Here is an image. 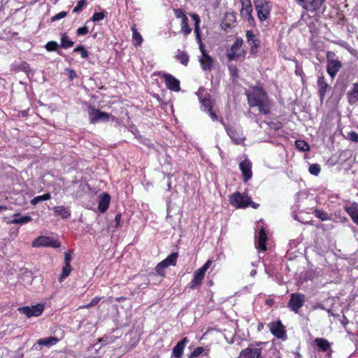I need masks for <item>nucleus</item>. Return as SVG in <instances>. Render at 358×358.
<instances>
[{
    "label": "nucleus",
    "instance_id": "obj_1",
    "mask_svg": "<svg viewBox=\"0 0 358 358\" xmlns=\"http://www.w3.org/2000/svg\"><path fill=\"white\" fill-rule=\"evenodd\" d=\"M250 107H257L263 115L270 113L271 103L264 90L260 87H251L245 93Z\"/></svg>",
    "mask_w": 358,
    "mask_h": 358
},
{
    "label": "nucleus",
    "instance_id": "obj_62",
    "mask_svg": "<svg viewBox=\"0 0 358 358\" xmlns=\"http://www.w3.org/2000/svg\"><path fill=\"white\" fill-rule=\"evenodd\" d=\"M22 66L24 69H26L27 68H28L29 65H28V64H27V63H26V62H22Z\"/></svg>",
    "mask_w": 358,
    "mask_h": 358
},
{
    "label": "nucleus",
    "instance_id": "obj_15",
    "mask_svg": "<svg viewBox=\"0 0 358 358\" xmlns=\"http://www.w3.org/2000/svg\"><path fill=\"white\" fill-rule=\"evenodd\" d=\"M271 334L278 338H284L285 337V331L284 326L280 321L271 322L268 324Z\"/></svg>",
    "mask_w": 358,
    "mask_h": 358
},
{
    "label": "nucleus",
    "instance_id": "obj_26",
    "mask_svg": "<svg viewBox=\"0 0 358 358\" xmlns=\"http://www.w3.org/2000/svg\"><path fill=\"white\" fill-rule=\"evenodd\" d=\"M316 346L322 352H327L331 348V343L326 339L317 338L314 341Z\"/></svg>",
    "mask_w": 358,
    "mask_h": 358
},
{
    "label": "nucleus",
    "instance_id": "obj_55",
    "mask_svg": "<svg viewBox=\"0 0 358 358\" xmlns=\"http://www.w3.org/2000/svg\"><path fill=\"white\" fill-rule=\"evenodd\" d=\"M76 77V73L73 70H69V78L73 80Z\"/></svg>",
    "mask_w": 358,
    "mask_h": 358
},
{
    "label": "nucleus",
    "instance_id": "obj_28",
    "mask_svg": "<svg viewBox=\"0 0 358 358\" xmlns=\"http://www.w3.org/2000/svg\"><path fill=\"white\" fill-rule=\"evenodd\" d=\"M59 339L56 337L50 336L38 340L37 343L40 346L50 347L56 345Z\"/></svg>",
    "mask_w": 358,
    "mask_h": 358
},
{
    "label": "nucleus",
    "instance_id": "obj_19",
    "mask_svg": "<svg viewBox=\"0 0 358 358\" xmlns=\"http://www.w3.org/2000/svg\"><path fill=\"white\" fill-rule=\"evenodd\" d=\"M344 208L353 222L358 225V204L356 203L346 204Z\"/></svg>",
    "mask_w": 358,
    "mask_h": 358
},
{
    "label": "nucleus",
    "instance_id": "obj_56",
    "mask_svg": "<svg viewBox=\"0 0 358 358\" xmlns=\"http://www.w3.org/2000/svg\"><path fill=\"white\" fill-rule=\"evenodd\" d=\"M341 324H342L343 326H345V325L347 324V323H348V320H347V318H346L345 316H343V319L341 320Z\"/></svg>",
    "mask_w": 358,
    "mask_h": 358
},
{
    "label": "nucleus",
    "instance_id": "obj_64",
    "mask_svg": "<svg viewBox=\"0 0 358 358\" xmlns=\"http://www.w3.org/2000/svg\"><path fill=\"white\" fill-rule=\"evenodd\" d=\"M255 122H257V124H259V120L257 116H255Z\"/></svg>",
    "mask_w": 358,
    "mask_h": 358
},
{
    "label": "nucleus",
    "instance_id": "obj_5",
    "mask_svg": "<svg viewBox=\"0 0 358 358\" xmlns=\"http://www.w3.org/2000/svg\"><path fill=\"white\" fill-rule=\"evenodd\" d=\"M242 8L241 9V17L245 20L251 27L255 26V20L252 16V7L250 0H240Z\"/></svg>",
    "mask_w": 358,
    "mask_h": 358
},
{
    "label": "nucleus",
    "instance_id": "obj_2",
    "mask_svg": "<svg viewBox=\"0 0 358 358\" xmlns=\"http://www.w3.org/2000/svg\"><path fill=\"white\" fill-rule=\"evenodd\" d=\"M196 94L198 96L199 103H201V110L208 113V115L213 120H217V116L212 110L214 100L211 98V96L208 91L204 88L201 87L196 92Z\"/></svg>",
    "mask_w": 358,
    "mask_h": 358
},
{
    "label": "nucleus",
    "instance_id": "obj_27",
    "mask_svg": "<svg viewBox=\"0 0 358 358\" xmlns=\"http://www.w3.org/2000/svg\"><path fill=\"white\" fill-rule=\"evenodd\" d=\"M53 210L55 214L60 216L62 219H66L71 216V211L68 207L59 206L54 207Z\"/></svg>",
    "mask_w": 358,
    "mask_h": 358
},
{
    "label": "nucleus",
    "instance_id": "obj_61",
    "mask_svg": "<svg viewBox=\"0 0 358 358\" xmlns=\"http://www.w3.org/2000/svg\"><path fill=\"white\" fill-rule=\"evenodd\" d=\"M91 306H90V303H88L87 305L80 306L79 308H90Z\"/></svg>",
    "mask_w": 358,
    "mask_h": 358
},
{
    "label": "nucleus",
    "instance_id": "obj_34",
    "mask_svg": "<svg viewBox=\"0 0 358 358\" xmlns=\"http://www.w3.org/2000/svg\"><path fill=\"white\" fill-rule=\"evenodd\" d=\"M74 42L69 39L66 34H63L61 38V47L63 48H69L73 45Z\"/></svg>",
    "mask_w": 358,
    "mask_h": 358
},
{
    "label": "nucleus",
    "instance_id": "obj_63",
    "mask_svg": "<svg viewBox=\"0 0 358 358\" xmlns=\"http://www.w3.org/2000/svg\"><path fill=\"white\" fill-rule=\"evenodd\" d=\"M7 210V207L6 206H0V212L1 210Z\"/></svg>",
    "mask_w": 358,
    "mask_h": 358
},
{
    "label": "nucleus",
    "instance_id": "obj_30",
    "mask_svg": "<svg viewBox=\"0 0 358 358\" xmlns=\"http://www.w3.org/2000/svg\"><path fill=\"white\" fill-rule=\"evenodd\" d=\"M317 87H318L320 97H321V99H323V97L326 93L327 88L328 87V85L325 82L324 78L323 76H320L318 78Z\"/></svg>",
    "mask_w": 358,
    "mask_h": 358
},
{
    "label": "nucleus",
    "instance_id": "obj_43",
    "mask_svg": "<svg viewBox=\"0 0 358 358\" xmlns=\"http://www.w3.org/2000/svg\"><path fill=\"white\" fill-rule=\"evenodd\" d=\"M45 48L48 51H55L58 48V44L57 42L51 41L46 43Z\"/></svg>",
    "mask_w": 358,
    "mask_h": 358
},
{
    "label": "nucleus",
    "instance_id": "obj_60",
    "mask_svg": "<svg viewBox=\"0 0 358 358\" xmlns=\"http://www.w3.org/2000/svg\"><path fill=\"white\" fill-rule=\"evenodd\" d=\"M257 273V271L255 269H253L250 271V275L251 276H255Z\"/></svg>",
    "mask_w": 358,
    "mask_h": 358
},
{
    "label": "nucleus",
    "instance_id": "obj_57",
    "mask_svg": "<svg viewBox=\"0 0 358 358\" xmlns=\"http://www.w3.org/2000/svg\"><path fill=\"white\" fill-rule=\"evenodd\" d=\"M249 206H251L253 208H257L258 207V204L255 203V202H252L251 200H250V204Z\"/></svg>",
    "mask_w": 358,
    "mask_h": 358
},
{
    "label": "nucleus",
    "instance_id": "obj_25",
    "mask_svg": "<svg viewBox=\"0 0 358 358\" xmlns=\"http://www.w3.org/2000/svg\"><path fill=\"white\" fill-rule=\"evenodd\" d=\"M348 101L354 104L358 101V83H355L352 89L347 94Z\"/></svg>",
    "mask_w": 358,
    "mask_h": 358
},
{
    "label": "nucleus",
    "instance_id": "obj_39",
    "mask_svg": "<svg viewBox=\"0 0 358 358\" xmlns=\"http://www.w3.org/2000/svg\"><path fill=\"white\" fill-rule=\"evenodd\" d=\"M107 13L106 11H101L99 13H94L91 18L92 21L96 22L104 19Z\"/></svg>",
    "mask_w": 358,
    "mask_h": 358
},
{
    "label": "nucleus",
    "instance_id": "obj_59",
    "mask_svg": "<svg viewBox=\"0 0 358 358\" xmlns=\"http://www.w3.org/2000/svg\"><path fill=\"white\" fill-rule=\"evenodd\" d=\"M296 1L302 7L303 6V4L305 3V0H296Z\"/></svg>",
    "mask_w": 358,
    "mask_h": 358
},
{
    "label": "nucleus",
    "instance_id": "obj_50",
    "mask_svg": "<svg viewBox=\"0 0 358 358\" xmlns=\"http://www.w3.org/2000/svg\"><path fill=\"white\" fill-rule=\"evenodd\" d=\"M174 14L177 18H181L182 20L187 17V16L185 15L183 11L181 9H174L173 10Z\"/></svg>",
    "mask_w": 358,
    "mask_h": 358
},
{
    "label": "nucleus",
    "instance_id": "obj_22",
    "mask_svg": "<svg viewBox=\"0 0 358 358\" xmlns=\"http://www.w3.org/2000/svg\"><path fill=\"white\" fill-rule=\"evenodd\" d=\"M246 38L247 41L251 48V52H256L260 43L259 40L257 39L254 33L250 30L246 32Z\"/></svg>",
    "mask_w": 358,
    "mask_h": 358
},
{
    "label": "nucleus",
    "instance_id": "obj_17",
    "mask_svg": "<svg viewBox=\"0 0 358 358\" xmlns=\"http://www.w3.org/2000/svg\"><path fill=\"white\" fill-rule=\"evenodd\" d=\"M165 83L167 88L174 92L180 90V81L171 74H164Z\"/></svg>",
    "mask_w": 358,
    "mask_h": 358
},
{
    "label": "nucleus",
    "instance_id": "obj_48",
    "mask_svg": "<svg viewBox=\"0 0 358 358\" xmlns=\"http://www.w3.org/2000/svg\"><path fill=\"white\" fill-rule=\"evenodd\" d=\"M228 67H229L230 74L234 78L238 77V69H237L236 66L235 65L230 64V65H229Z\"/></svg>",
    "mask_w": 358,
    "mask_h": 358
},
{
    "label": "nucleus",
    "instance_id": "obj_51",
    "mask_svg": "<svg viewBox=\"0 0 358 358\" xmlns=\"http://www.w3.org/2000/svg\"><path fill=\"white\" fill-rule=\"evenodd\" d=\"M348 138L353 142H358V134L355 131H350L348 133Z\"/></svg>",
    "mask_w": 358,
    "mask_h": 358
},
{
    "label": "nucleus",
    "instance_id": "obj_33",
    "mask_svg": "<svg viewBox=\"0 0 358 358\" xmlns=\"http://www.w3.org/2000/svg\"><path fill=\"white\" fill-rule=\"evenodd\" d=\"M315 216L322 221L331 220V216L325 211L321 209H315L314 211Z\"/></svg>",
    "mask_w": 358,
    "mask_h": 358
},
{
    "label": "nucleus",
    "instance_id": "obj_29",
    "mask_svg": "<svg viewBox=\"0 0 358 358\" xmlns=\"http://www.w3.org/2000/svg\"><path fill=\"white\" fill-rule=\"evenodd\" d=\"M31 220L29 215L20 216L19 213L14 215V219L10 222V224H26Z\"/></svg>",
    "mask_w": 358,
    "mask_h": 358
},
{
    "label": "nucleus",
    "instance_id": "obj_45",
    "mask_svg": "<svg viewBox=\"0 0 358 358\" xmlns=\"http://www.w3.org/2000/svg\"><path fill=\"white\" fill-rule=\"evenodd\" d=\"M166 268V266L162 264V262H159V263L157 265V266H156V268H155L156 273H157L158 275H161V276H164V275H165V271H164V270H165V268Z\"/></svg>",
    "mask_w": 358,
    "mask_h": 358
},
{
    "label": "nucleus",
    "instance_id": "obj_7",
    "mask_svg": "<svg viewBox=\"0 0 358 358\" xmlns=\"http://www.w3.org/2000/svg\"><path fill=\"white\" fill-rule=\"evenodd\" d=\"M243 41L241 38L236 39L230 50L227 53V58L229 60L241 59L245 56V51L242 50Z\"/></svg>",
    "mask_w": 358,
    "mask_h": 358
},
{
    "label": "nucleus",
    "instance_id": "obj_4",
    "mask_svg": "<svg viewBox=\"0 0 358 358\" xmlns=\"http://www.w3.org/2000/svg\"><path fill=\"white\" fill-rule=\"evenodd\" d=\"M254 5L260 22L266 21L269 18L272 10V3L270 0H254Z\"/></svg>",
    "mask_w": 358,
    "mask_h": 358
},
{
    "label": "nucleus",
    "instance_id": "obj_37",
    "mask_svg": "<svg viewBox=\"0 0 358 358\" xmlns=\"http://www.w3.org/2000/svg\"><path fill=\"white\" fill-rule=\"evenodd\" d=\"M295 145L297 149L301 151H307L309 150L308 144L303 140H297L295 142Z\"/></svg>",
    "mask_w": 358,
    "mask_h": 358
},
{
    "label": "nucleus",
    "instance_id": "obj_49",
    "mask_svg": "<svg viewBox=\"0 0 358 358\" xmlns=\"http://www.w3.org/2000/svg\"><path fill=\"white\" fill-rule=\"evenodd\" d=\"M89 32V29L87 26H83V27H80L77 29V34L80 36H85Z\"/></svg>",
    "mask_w": 358,
    "mask_h": 358
},
{
    "label": "nucleus",
    "instance_id": "obj_11",
    "mask_svg": "<svg viewBox=\"0 0 358 358\" xmlns=\"http://www.w3.org/2000/svg\"><path fill=\"white\" fill-rule=\"evenodd\" d=\"M305 303V295L301 293H293L290 296L288 306L291 310L297 313Z\"/></svg>",
    "mask_w": 358,
    "mask_h": 358
},
{
    "label": "nucleus",
    "instance_id": "obj_21",
    "mask_svg": "<svg viewBox=\"0 0 358 358\" xmlns=\"http://www.w3.org/2000/svg\"><path fill=\"white\" fill-rule=\"evenodd\" d=\"M325 0H305L303 8L310 11H316L319 10Z\"/></svg>",
    "mask_w": 358,
    "mask_h": 358
},
{
    "label": "nucleus",
    "instance_id": "obj_9",
    "mask_svg": "<svg viewBox=\"0 0 358 358\" xmlns=\"http://www.w3.org/2000/svg\"><path fill=\"white\" fill-rule=\"evenodd\" d=\"M220 122L224 127L229 136L234 143L239 145L244 142L245 137L240 129H237L234 127L227 126L222 119H220Z\"/></svg>",
    "mask_w": 358,
    "mask_h": 358
},
{
    "label": "nucleus",
    "instance_id": "obj_42",
    "mask_svg": "<svg viewBox=\"0 0 358 358\" xmlns=\"http://www.w3.org/2000/svg\"><path fill=\"white\" fill-rule=\"evenodd\" d=\"M203 348L197 347L190 353L188 358H196L198 356L201 355L203 352Z\"/></svg>",
    "mask_w": 358,
    "mask_h": 358
},
{
    "label": "nucleus",
    "instance_id": "obj_18",
    "mask_svg": "<svg viewBox=\"0 0 358 358\" xmlns=\"http://www.w3.org/2000/svg\"><path fill=\"white\" fill-rule=\"evenodd\" d=\"M241 357L243 358H263L262 350L259 348H247L241 352Z\"/></svg>",
    "mask_w": 358,
    "mask_h": 358
},
{
    "label": "nucleus",
    "instance_id": "obj_36",
    "mask_svg": "<svg viewBox=\"0 0 358 358\" xmlns=\"http://www.w3.org/2000/svg\"><path fill=\"white\" fill-rule=\"evenodd\" d=\"M51 196L49 193H46V194H44L43 195H41V196H35L34 198H33L31 200V203L32 205H36L37 204L38 202L40 201H48L50 199Z\"/></svg>",
    "mask_w": 358,
    "mask_h": 358
},
{
    "label": "nucleus",
    "instance_id": "obj_46",
    "mask_svg": "<svg viewBox=\"0 0 358 358\" xmlns=\"http://www.w3.org/2000/svg\"><path fill=\"white\" fill-rule=\"evenodd\" d=\"M86 5V1L85 0H80L78 2V4L76 6L73 8V13H79L81 11L83 8V7Z\"/></svg>",
    "mask_w": 358,
    "mask_h": 358
},
{
    "label": "nucleus",
    "instance_id": "obj_16",
    "mask_svg": "<svg viewBox=\"0 0 358 358\" xmlns=\"http://www.w3.org/2000/svg\"><path fill=\"white\" fill-rule=\"evenodd\" d=\"M239 168L242 172L244 182L248 181L252 176V163L249 159H245L239 164Z\"/></svg>",
    "mask_w": 358,
    "mask_h": 358
},
{
    "label": "nucleus",
    "instance_id": "obj_24",
    "mask_svg": "<svg viewBox=\"0 0 358 358\" xmlns=\"http://www.w3.org/2000/svg\"><path fill=\"white\" fill-rule=\"evenodd\" d=\"M341 67V64L337 60H331L328 62L327 70L329 76L333 78L339 71Z\"/></svg>",
    "mask_w": 358,
    "mask_h": 358
},
{
    "label": "nucleus",
    "instance_id": "obj_10",
    "mask_svg": "<svg viewBox=\"0 0 358 358\" xmlns=\"http://www.w3.org/2000/svg\"><path fill=\"white\" fill-rule=\"evenodd\" d=\"M89 119L91 123L95 124L99 122H107L110 114L102 112L92 106L88 108Z\"/></svg>",
    "mask_w": 358,
    "mask_h": 358
},
{
    "label": "nucleus",
    "instance_id": "obj_32",
    "mask_svg": "<svg viewBox=\"0 0 358 358\" xmlns=\"http://www.w3.org/2000/svg\"><path fill=\"white\" fill-rule=\"evenodd\" d=\"M132 31V39L134 41V45L135 46H139L143 42V37L141 34L137 31L135 26L131 27Z\"/></svg>",
    "mask_w": 358,
    "mask_h": 358
},
{
    "label": "nucleus",
    "instance_id": "obj_41",
    "mask_svg": "<svg viewBox=\"0 0 358 358\" xmlns=\"http://www.w3.org/2000/svg\"><path fill=\"white\" fill-rule=\"evenodd\" d=\"M320 166L317 164H313L310 165L308 171L309 172L314 176H317L320 172Z\"/></svg>",
    "mask_w": 358,
    "mask_h": 358
},
{
    "label": "nucleus",
    "instance_id": "obj_14",
    "mask_svg": "<svg viewBox=\"0 0 358 358\" xmlns=\"http://www.w3.org/2000/svg\"><path fill=\"white\" fill-rule=\"evenodd\" d=\"M256 247L262 251H265L266 249V242L267 241V235L263 228V227L259 226V223H258V231L256 234Z\"/></svg>",
    "mask_w": 358,
    "mask_h": 358
},
{
    "label": "nucleus",
    "instance_id": "obj_40",
    "mask_svg": "<svg viewBox=\"0 0 358 358\" xmlns=\"http://www.w3.org/2000/svg\"><path fill=\"white\" fill-rule=\"evenodd\" d=\"M73 52H80L81 57L83 59L87 58L89 56V52L86 50L83 45H79L74 48Z\"/></svg>",
    "mask_w": 358,
    "mask_h": 358
},
{
    "label": "nucleus",
    "instance_id": "obj_31",
    "mask_svg": "<svg viewBox=\"0 0 358 358\" xmlns=\"http://www.w3.org/2000/svg\"><path fill=\"white\" fill-rule=\"evenodd\" d=\"M178 258V253L173 252L169 255L165 259L162 261V264L167 268L169 266H175Z\"/></svg>",
    "mask_w": 358,
    "mask_h": 358
},
{
    "label": "nucleus",
    "instance_id": "obj_12",
    "mask_svg": "<svg viewBox=\"0 0 358 358\" xmlns=\"http://www.w3.org/2000/svg\"><path fill=\"white\" fill-rule=\"evenodd\" d=\"M33 247H51L57 248L60 247V243L49 236H41L36 238L32 243Z\"/></svg>",
    "mask_w": 358,
    "mask_h": 358
},
{
    "label": "nucleus",
    "instance_id": "obj_8",
    "mask_svg": "<svg viewBox=\"0 0 358 358\" xmlns=\"http://www.w3.org/2000/svg\"><path fill=\"white\" fill-rule=\"evenodd\" d=\"M250 197L247 194L235 192L229 196V203L237 208H244L249 206Z\"/></svg>",
    "mask_w": 358,
    "mask_h": 358
},
{
    "label": "nucleus",
    "instance_id": "obj_54",
    "mask_svg": "<svg viewBox=\"0 0 358 358\" xmlns=\"http://www.w3.org/2000/svg\"><path fill=\"white\" fill-rule=\"evenodd\" d=\"M120 220H121V214L120 213H117L115 217V220L116 222V225H115V227H117L120 224Z\"/></svg>",
    "mask_w": 358,
    "mask_h": 358
},
{
    "label": "nucleus",
    "instance_id": "obj_13",
    "mask_svg": "<svg viewBox=\"0 0 358 358\" xmlns=\"http://www.w3.org/2000/svg\"><path fill=\"white\" fill-rule=\"evenodd\" d=\"M44 310L43 304H37L31 306H24L18 308L20 313L24 314L27 317H38Z\"/></svg>",
    "mask_w": 358,
    "mask_h": 358
},
{
    "label": "nucleus",
    "instance_id": "obj_6",
    "mask_svg": "<svg viewBox=\"0 0 358 358\" xmlns=\"http://www.w3.org/2000/svg\"><path fill=\"white\" fill-rule=\"evenodd\" d=\"M213 261L208 259L202 267L197 269L194 273V278L190 284V288L194 289L200 287L204 278L207 269L211 266Z\"/></svg>",
    "mask_w": 358,
    "mask_h": 358
},
{
    "label": "nucleus",
    "instance_id": "obj_3",
    "mask_svg": "<svg viewBox=\"0 0 358 358\" xmlns=\"http://www.w3.org/2000/svg\"><path fill=\"white\" fill-rule=\"evenodd\" d=\"M194 31L196 35V41L199 44V50L201 52V55L199 57V62L203 71H210L213 67L214 60L211 56L207 54L204 45L201 41V38L199 35V30L198 25L196 26Z\"/></svg>",
    "mask_w": 358,
    "mask_h": 358
},
{
    "label": "nucleus",
    "instance_id": "obj_35",
    "mask_svg": "<svg viewBox=\"0 0 358 358\" xmlns=\"http://www.w3.org/2000/svg\"><path fill=\"white\" fill-rule=\"evenodd\" d=\"M176 58L184 66H187L189 62V55L185 52H179L176 55Z\"/></svg>",
    "mask_w": 358,
    "mask_h": 358
},
{
    "label": "nucleus",
    "instance_id": "obj_47",
    "mask_svg": "<svg viewBox=\"0 0 358 358\" xmlns=\"http://www.w3.org/2000/svg\"><path fill=\"white\" fill-rule=\"evenodd\" d=\"M66 15H67L66 12L62 11V12L57 13V15L52 16L51 17V22H55V21L59 20L60 19H62V18L65 17Z\"/></svg>",
    "mask_w": 358,
    "mask_h": 358
},
{
    "label": "nucleus",
    "instance_id": "obj_44",
    "mask_svg": "<svg viewBox=\"0 0 358 358\" xmlns=\"http://www.w3.org/2000/svg\"><path fill=\"white\" fill-rule=\"evenodd\" d=\"M71 271V264H65L62 268V278H67Z\"/></svg>",
    "mask_w": 358,
    "mask_h": 358
},
{
    "label": "nucleus",
    "instance_id": "obj_52",
    "mask_svg": "<svg viewBox=\"0 0 358 358\" xmlns=\"http://www.w3.org/2000/svg\"><path fill=\"white\" fill-rule=\"evenodd\" d=\"M71 255H72V251H68L65 253V255H64V264H70V262L71 260Z\"/></svg>",
    "mask_w": 358,
    "mask_h": 358
},
{
    "label": "nucleus",
    "instance_id": "obj_38",
    "mask_svg": "<svg viewBox=\"0 0 358 358\" xmlns=\"http://www.w3.org/2000/svg\"><path fill=\"white\" fill-rule=\"evenodd\" d=\"M188 18H184L181 22V31L185 35H188L191 32V29L188 26Z\"/></svg>",
    "mask_w": 358,
    "mask_h": 358
},
{
    "label": "nucleus",
    "instance_id": "obj_23",
    "mask_svg": "<svg viewBox=\"0 0 358 358\" xmlns=\"http://www.w3.org/2000/svg\"><path fill=\"white\" fill-rule=\"evenodd\" d=\"M110 201V197L109 194L106 193H102L100 195V199L99 201L98 208L100 212L104 213L108 208L109 204Z\"/></svg>",
    "mask_w": 358,
    "mask_h": 358
},
{
    "label": "nucleus",
    "instance_id": "obj_58",
    "mask_svg": "<svg viewBox=\"0 0 358 358\" xmlns=\"http://www.w3.org/2000/svg\"><path fill=\"white\" fill-rule=\"evenodd\" d=\"M317 308H320L322 310L325 309L324 307L323 306V305H322V304H317V306L313 307V309H317Z\"/></svg>",
    "mask_w": 358,
    "mask_h": 358
},
{
    "label": "nucleus",
    "instance_id": "obj_20",
    "mask_svg": "<svg viewBox=\"0 0 358 358\" xmlns=\"http://www.w3.org/2000/svg\"><path fill=\"white\" fill-rule=\"evenodd\" d=\"M188 342L189 340L187 337L183 338L180 342H178L173 349V356L176 358H182L184 348Z\"/></svg>",
    "mask_w": 358,
    "mask_h": 358
},
{
    "label": "nucleus",
    "instance_id": "obj_53",
    "mask_svg": "<svg viewBox=\"0 0 358 358\" xmlns=\"http://www.w3.org/2000/svg\"><path fill=\"white\" fill-rule=\"evenodd\" d=\"M101 300V298L100 297H98V296H96L94 298H93L91 301V302L90 303V306H94L96 304H97Z\"/></svg>",
    "mask_w": 358,
    "mask_h": 358
}]
</instances>
